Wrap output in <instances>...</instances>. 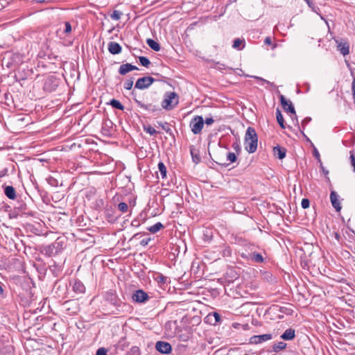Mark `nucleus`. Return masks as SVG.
<instances>
[{"label":"nucleus","instance_id":"nucleus-1","mask_svg":"<svg viewBox=\"0 0 355 355\" xmlns=\"http://www.w3.org/2000/svg\"><path fill=\"white\" fill-rule=\"evenodd\" d=\"M257 143L258 136L254 128L250 126L248 127L244 138L245 149L249 153H253L257 149Z\"/></svg>","mask_w":355,"mask_h":355},{"label":"nucleus","instance_id":"nucleus-2","mask_svg":"<svg viewBox=\"0 0 355 355\" xmlns=\"http://www.w3.org/2000/svg\"><path fill=\"white\" fill-rule=\"evenodd\" d=\"M178 103L179 96L174 92H167L164 95L162 107L166 110H171Z\"/></svg>","mask_w":355,"mask_h":355},{"label":"nucleus","instance_id":"nucleus-3","mask_svg":"<svg viewBox=\"0 0 355 355\" xmlns=\"http://www.w3.org/2000/svg\"><path fill=\"white\" fill-rule=\"evenodd\" d=\"M60 80L54 75L48 76L44 82L43 89L47 92H54L58 87Z\"/></svg>","mask_w":355,"mask_h":355},{"label":"nucleus","instance_id":"nucleus-4","mask_svg":"<svg viewBox=\"0 0 355 355\" xmlns=\"http://www.w3.org/2000/svg\"><path fill=\"white\" fill-rule=\"evenodd\" d=\"M204 125V119L202 116H196L190 122V127L193 134L201 132Z\"/></svg>","mask_w":355,"mask_h":355},{"label":"nucleus","instance_id":"nucleus-5","mask_svg":"<svg viewBox=\"0 0 355 355\" xmlns=\"http://www.w3.org/2000/svg\"><path fill=\"white\" fill-rule=\"evenodd\" d=\"M40 227L41 225L37 221L33 220L32 222V220H31L30 221H26L25 223H24V227L25 228L26 233L31 232L37 236L40 235Z\"/></svg>","mask_w":355,"mask_h":355},{"label":"nucleus","instance_id":"nucleus-6","mask_svg":"<svg viewBox=\"0 0 355 355\" xmlns=\"http://www.w3.org/2000/svg\"><path fill=\"white\" fill-rule=\"evenodd\" d=\"M155 81V80L153 77H142L137 80L135 87L139 89H145L148 88Z\"/></svg>","mask_w":355,"mask_h":355},{"label":"nucleus","instance_id":"nucleus-7","mask_svg":"<svg viewBox=\"0 0 355 355\" xmlns=\"http://www.w3.org/2000/svg\"><path fill=\"white\" fill-rule=\"evenodd\" d=\"M150 299L148 293L141 289L135 291L132 295V301L137 303H144Z\"/></svg>","mask_w":355,"mask_h":355},{"label":"nucleus","instance_id":"nucleus-8","mask_svg":"<svg viewBox=\"0 0 355 355\" xmlns=\"http://www.w3.org/2000/svg\"><path fill=\"white\" fill-rule=\"evenodd\" d=\"M134 100L138 107L145 110H147L149 112H155L161 110L158 105H155L153 103L146 104L137 98H135Z\"/></svg>","mask_w":355,"mask_h":355},{"label":"nucleus","instance_id":"nucleus-9","mask_svg":"<svg viewBox=\"0 0 355 355\" xmlns=\"http://www.w3.org/2000/svg\"><path fill=\"white\" fill-rule=\"evenodd\" d=\"M330 200L333 207L337 211H340L342 207L339 200V196L338 193L333 189L332 185L330 184Z\"/></svg>","mask_w":355,"mask_h":355},{"label":"nucleus","instance_id":"nucleus-10","mask_svg":"<svg viewBox=\"0 0 355 355\" xmlns=\"http://www.w3.org/2000/svg\"><path fill=\"white\" fill-rule=\"evenodd\" d=\"M177 180L178 179H162L161 185L164 189L173 191L179 187Z\"/></svg>","mask_w":355,"mask_h":355},{"label":"nucleus","instance_id":"nucleus-11","mask_svg":"<svg viewBox=\"0 0 355 355\" xmlns=\"http://www.w3.org/2000/svg\"><path fill=\"white\" fill-rule=\"evenodd\" d=\"M155 349L159 352L166 354H170L172 350L170 343L165 341H157L155 344Z\"/></svg>","mask_w":355,"mask_h":355},{"label":"nucleus","instance_id":"nucleus-12","mask_svg":"<svg viewBox=\"0 0 355 355\" xmlns=\"http://www.w3.org/2000/svg\"><path fill=\"white\" fill-rule=\"evenodd\" d=\"M280 102L282 104V107L287 111L288 112H291V114H293L295 116L296 121L297 122V119L295 113V110L294 108L293 105L291 102H288L284 95L279 96Z\"/></svg>","mask_w":355,"mask_h":355},{"label":"nucleus","instance_id":"nucleus-13","mask_svg":"<svg viewBox=\"0 0 355 355\" xmlns=\"http://www.w3.org/2000/svg\"><path fill=\"white\" fill-rule=\"evenodd\" d=\"M272 338V335L271 334L253 336L250 338V343L257 345L271 340Z\"/></svg>","mask_w":355,"mask_h":355},{"label":"nucleus","instance_id":"nucleus-14","mask_svg":"<svg viewBox=\"0 0 355 355\" xmlns=\"http://www.w3.org/2000/svg\"><path fill=\"white\" fill-rule=\"evenodd\" d=\"M42 252L48 257H52L58 254V245L51 243L43 247Z\"/></svg>","mask_w":355,"mask_h":355},{"label":"nucleus","instance_id":"nucleus-15","mask_svg":"<svg viewBox=\"0 0 355 355\" xmlns=\"http://www.w3.org/2000/svg\"><path fill=\"white\" fill-rule=\"evenodd\" d=\"M337 44V50L343 55H347L349 53V46L347 42H343L342 40L336 41Z\"/></svg>","mask_w":355,"mask_h":355},{"label":"nucleus","instance_id":"nucleus-16","mask_svg":"<svg viewBox=\"0 0 355 355\" xmlns=\"http://www.w3.org/2000/svg\"><path fill=\"white\" fill-rule=\"evenodd\" d=\"M248 259L252 262L261 263L264 262L266 257L261 253L252 252L249 253Z\"/></svg>","mask_w":355,"mask_h":355},{"label":"nucleus","instance_id":"nucleus-17","mask_svg":"<svg viewBox=\"0 0 355 355\" xmlns=\"http://www.w3.org/2000/svg\"><path fill=\"white\" fill-rule=\"evenodd\" d=\"M138 69H139L137 67H136L132 64H130V63H126V64H123L120 66V67L119 69V74L123 76L130 71H132L133 70H138Z\"/></svg>","mask_w":355,"mask_h":355},{"label":"nucleus","instance_id":"nucleus-18","mask_svg":"<svg viewBox=\"0 0 355 355\" xmlns=\"http://www.w3.org/2000/svg\"><path fill=\"white\" fill-rule=\"evenodd\" d=\"M107 49H108L109 52L113 55L119 54L122 51V48H121V45L119 43L115 42H109Z\"/></svg>","mask_w":355,"mask_h":355},{"label":"nucleus","instance_id":"nucleus-19","mask_svg":"<svg viewBox=\"0 0 355 355\" xmlns=\"http://www.w3.org/2000/svg\"><path fill=\"white\" fill-rule=\"evenodd\" d=\"M14 171V165L12 164H10L8 166L5 167L3 170L0 171V178H3L4 176L13 175Z\"/></svg>","mask_w":355,"mask_h":355},{"label":"nucleus","instance_id":"nucleus-20","mask_svg":"<svg viewBox=\"0 0 355 355\" xmlns=\"http://www.w3.org/2000/svg\"><path fill=\"white\" fill-rule=\"evenodd\" d=\"M73 290L77 293L82 294L85 293V287L80 280H76L73 285Z\"/></svg>","mask_w":355,"mask_h":355},{"label":"nucleus","instance_id":"nucleus-21","mask_svg":"<svg viewBox=\"0 0 355 355\" xmlns=\"http://www.w3.org/2000/svg\"><path fill=\"white\" fill-rule=\"evenodd\" d=\"M295 330L290 328L287 329L281 336V338L285 340H291L295 338Z\"/></svg>","mask_w":355,"mask_h":355},{"label":"nucleus","instance_id":"nucleus-22","mask_svg":"<svg viewBox=\"0 0 355 355\" xmlns=\"http://www.w3.org/2000/svg\"><path fill=\"white\" fill-rule=\"evenodd\" d=\"M273 152L279 159H282L285 157L286 150L284 148H282L279 146H277L273 148Z\"/></svg>","mask_w":355,"mask_h":355},{"label":"nucleus","instance_id":"nucleus-23","mask_svg":"<svg viewBox=\"0 0 355 355\" xmlns=\"http://www.w3.org/2000/svg\"><path fill=\"white\" fill-rule=\"evenodd\" d=\"M26 295L28 297V300H27V301L25 303L24 302V307L27 306H30L33 302L35 300L34 296L35 293L33 292L31 289H26Z\"/></svg>","mask_w":355,"mask_h":355},{"label":"nucleus","instance_id":"nucleus-24","mask_svg":"<svg viewBox=\"0 0 355 355\" xmlns=\"http://www.w3.org/2000/svg\"><path fill=\"white\" fill-rule=\"evenodd\" d=\"M147 44L154 51H159L160 50L159 44L153 39H148L146 40Z\"/></svg>","mask_w":355,"mask_h":355},{"label":"nucleus","instance_id":"nucleus-25","mask_svg":"<svg viewBox=\"0 0 355 355\" xmlns=\"http://www.w3.org/2000/svg\"><path fill=\"white\" fill-rule=\"evenodd\" d=\"M5 194L10 199H15V191L11 186H8L5 188Z\"/></svg>","mask_w":355,"mask_h":355},{"label":"nucleus","instance_id":"nucleus-26","mask_svg":"<svg viewBox=\"0 0 355 355\" xmlns=\"http://www.w3.org/2000/svg\"><path fill=\"white\" fill-rule=\"evenodd\" d=\"M109 105H110L113 108L118 109L119 110H123L125 108L119 101L114 98L110 101Z\"/></svg>","mask_w":355,"mask_h":355},{"label":"nucleus","instance_id":"nucleus-27","mask_svg":"<svg viewBox=\"0 0 355 355\" xmlns=\"http://www.w3.org/2000/svg\"><path fill=\"white\" fill-rule=\"evenodd\" d=\"M164 227V225H162V223L160 222H158L157 223H155V225L150 226L148 230L149 232H150L151 233L153 234H155L157 233L158 231H159L160 230L163 229Z\"/></svg>","mask_w":355,"mask_h":355},{"label":"nucleus","instance_id":"nucleus-28","mask_svg":"<svg viewBox=\"0 0 355 355\" xmlns=\"http://www.w3.org/2000/svg\"><path fill=\"white\" fill-rule=\"evenodd\" d=\"M158 124L170 136L174 137L173 131H172L171 128H170V124L169 123H168L167 122H164V123L159 122Z\"/></svg>","mask_w":355,"mask_h":355},{"label":"nucleus","instance_id":"nucleus-29","mask_svg":"<svg viewBox=\"0 0 355 355\" xmlns=\"http://www.w3.org/2000/svg\"><path fill=\"white\" fill-rule=\"evenodd\" d=\"M276 118L279 125L282 128H285L284 117L282 114L281 111L277 109L276 111Z\"/></svg>","mask_w":355,"mask_h":355},{"label":"nucleus","instance_id":"nucleus-30","mask_svg":"<svg viewBox=\"0 0 355 355\" xmlns=\"http://www.w3.org/2000/svg\"><path fill=\"white\" fill-rule=\"evenodd\" d=\"M286 347V343L284 342H279L277 343H275L272 346V350L275 352H278L282 349H284Z\"/></svg>","mask_w":355,"mask_h":355},{"label":"nucleus","instance_id":"nucleus-31","mask_svg":"<svg viewBox=\"0 0 355 355\" xmlns=\"http://www.w3.org/2000/svg\"><path fill=\"white\" fill-rule=\"evenodd\" d=\"M311 121V117H306L302 121L301 125H302V130L300 129V132L302 133L303 136L307 139L309 140V139L306 136V135L304 133V130L305 129V126Z\"/></svg>","mask_w":355,"mask_h":355},{"label":"nucleus","instance_id":"nucleus-32","mask_svg":"<svg viewBox=\"0 0 355 355\" xmlns=\"http://www.w3.org/2000/svg\"><path fill=\"white\" fill-rule=\"evenodd\" d=\"M134 78H130V79L125 81L123 84V87L127 90H130L133 86Z\"/></svg>","mask_w":355,"mask_h":355},{"label":"nucleus","instance_id":"nucleus-33","mask_svg":"<svg viewBox=\"0 0 355 355\" xmlns=\"http://www.w3.org/2000/svg\"><path fill=\"white\" fill-rule=\"evenodd\" d=\"M139 60L140 64L142 66L146 67H148L149 66V64H150L149 59L144 56L139 57Z\"/></svg>","mask_w":355,"mask_h":355},{"label":"nucleus","instance_id":"nucleus-34","mask_svg":"<svg viewBox=\"0 0 355 355\" xmlns=\"http://www.w3.org/2000/svg\"><path fill=\"white\" fill-rule=\"evenodd\" d=\"M158 168L160 171V173L162 178H166V168L163 162H159L158 164Z\"/></svg>","mask_w":355,"mask_h":355},{"label":"nucleus","instance_id":"nucleus-35","mask_svg":"<svg viewBox=\"0 0 355 355\" xmlns=\"http://www.w3.org/2000/svg\"><path fill=\"white\" fill-rule=\"evenodd\" d=\"M128 355H141L140 349L137 346H133L128 352Z\"/></svg>","mask_w":355,"mask_h":355},{"label":"nucleus","instance_id":"nucleus-36","mask_svg":"<svg viewBox=\"0 0 355 355\" xmlns=\"http://www.w3.org/2000/svg\"><path fill=\"white\" fill-rule=\"evenodd\" d=\"M123 13L119 10H114L112 14L111 15V18L114 20H119L122 16Z\"/></svg>","mask_w":355,"mask_h":355},{"label":"nucleus","instance_id":"nucleus-37","mask_svg":"<svg viewBox=\"0 0 355 355\" xmlns=\"http://www.w3.org/2000/svg\"><path fill=\"white\" fill-rule=\"evenodd\" d=\"M245 41L239 38L235 39L233 42L232 47L234 49H239L240 46L244 44Z\"/></svg>","mask_w":355,"mask_h":355},{"label":"nucleus","instance_id":"nucleus-38","mask_svg":"<svg viewBox=\"0 0 355 355\" xmlns=\"http://www.w3.org/2000/svg\"><path fill=\"white\" fill-rule=\"evenodd\" d=\"M209 318L214 317V324H216V323H218L221 320V318L219 313L214 312L212 315L209 314L208 315Z\"/></svg>","mask_w":355,"mask_h":355},{"label":"nucleus","instance_id":"nucleus-39","mask_svg":"<svg viewBox=\"0 0 355 355\" xmlns=\"http://www.w3.org/2000/svg\"><path fill=\"white\" fill-rule=\"evenodd\" d=\"M227 159L230 163H233V162H236V154L234 153H231V152L228 153L227 155Z\"/></svg>","mask_w":355,"mask_h":355},{"label":"nucleus","instance_id":"nucleus-40","mask_svg":"<svg viewBox=\"0 0 355 355\" xmlns=\"http://www.w3.org/2000/svg\"><path fill=\"white\" fill-rule=\"evenodd\" d=\"M118 209L121 212L125 213V212H126L128 211V205L125 202H120L118 205Z\"/></svg>","mask_w":355,"mask_h":355},{"label":"nucleus","instance_id":"nucleus-41","mask_svg":"<svg viewBox=\"0 0 355 355\" xmlns=\"http://www.w3.org/2000/svg\"><path fill=\"white\" fill-rule=\"evenodd\" d=\"M144 130L150 134V135H154L157 133V131L155 130V129L154 128H153L152 126L150 125H148L147 127H144Z\"/></svg>","mask_w":355,"mask_h":355},{"label":"nucleus","instance_id":"nucleus-42","mask_svg":"<svg viewBox=\"0 0 355 355\" xmlns=\"http://www.w3.org/2000/svg\"><path fill=\"white\" fill-rule=\"evenodd\" d=\"M46 182L52 187H58V179H45Z\"/></svg>","mask_w":355,"mask_h":355},{"label":"nucleus","instance_id":"nucleus-43","mask_svg":"<svg viewBox=\"0 0 355 355\" xmlns=\"http://www.w3.org/2000/svg\"><path fill=\"white\" fill-rule=\"evenodd\" d=\"M166 277L164 276L162 274H158L156 280L158 283L165 284L166 282Z\"/></svg>","mask_w":355,"mask_h":355},{"label":"nucleus","instance_id":"nucleus-44","mask_svg":"<svg viewBox=\"0 0 355 355\" xmlns=\"http://www.w3.org/2000/svg\"><path fill=\"white\" fill-rule=\"evenodd\" d=\"M252 77L253 78H254V79H257V80H258L261 81V82L265 83H266L267 85H270V86H271V87H274V86H275V85H274L272 83H271V82H270V81H268V80H265V79H263V78H261V77L255 76H252Z\"/></svg>","mask_w":355,"mask_h":355},{"label":"nucleus","instance_id":"nucleus-45","mask_svg":"<svg viewBox=\"0 0 355 355\" xmlns=\"http://www.w3.org/2000/svg\"><path fill=\"white\" fill-rule=\"evenodd\" d=\"M301 205L303 209H307L310 206V201L307 198H303L301 202Z\"/></svg>","mask_w":355,"mask_h":355},{"label":"nucleus","instance_id":"nucleus-46","mask_svg":"<svg viewBox=\"0 0 355 355\" xmlns=\"http://www.w3.org/2000/svg\"><path fill=\"white\" fill-rule=\"evenodd\" d=\"M350 163L351 166L353 167V171H355V156L352 151H350Z\"/></svg>","mask_w":355,"mask_h":355},{"label":"nucleus","instance_id":"nucleus-47","mask_svg":"<svg viewBox=\"0 0 355 355\" xmlns=\"http://www.w3.org/2000/svg\"><path fill=\"white\" fill-rule=\"evenodd\" d=\"M20 210L18 209H14L13 211H10L9 214V216L10 218H17L18 215L19 214Z\"/></svg>","mask_w":355,"mask_h":355},{"label":"nucleus","instance_id":"nucleus-48","mask_svg":"<svg viewBox=\"0 0 355 355\" xmlns=\"http://www.w3.org/2000/svg\"><path fill=\"white\" fill-rule=\"evenodd\" d=\"M107 350L104 347H101L97 349L96 355H107Z\"/></svg>","mask_w":355,"mask_h":355},{"label":"nucleus","instance_id":"nucleus-49","mask_svg":"<svg viewBox=\"0 0 355 355\" xmlns=\"http://www.w3.org/2000/svg\"><path fill=\"white\" fill-rule=\"evenodd\" d=\"M96 194V189H91L89 191H87L86 197L87 199H90L92 196H94Z\"/></svg>","mask_w":355,"mask_h":355},{"label":"nucleus","instance_id":"nucleus-50","mask_svg":"<svg viewBox=\"0 0 355 355\" xmlns=\"http://www.w3.org/2000/svg\"><path fill=\"white\" fill-rule=\"evenodd\" d=\"M64 26H65V28H64V33H69L71 31V25L69 22L67 21L64 23Z\"/></svg>","mask_w":355,"mask_h":355},{"label":"nucleus","instance_id":"nucleus-51","mask_svg":"<svg viewBox=\"0 0 355 355\" xmlns=\"http://www.w3.org/2000/svg\"><path fill=\"white\" fill-rule=\"evenodd\" d=\"M232 148L237 153L241 151V147L238 141L234 142L232 146Z\"/></svg>","mask_w":355,"mask_h":355},{"label":"nucleus","instance_id":"nucleus-52","mask_svg":"<svg viewBox=\"0 0 355 355\" xmlns=\"http://www.w3.org/2000/svg\"><path fill=\"white\" fill-rule=\"evenodd\" d=\"M214 120L212 117H206L204 120V123L209 125H211L214 123Z\"/></svg>","mask_w":355,"mask_h":355},{"label":"nucleus","instance_id":"nucleus-53","mask_svg":"<svg viewBox=\"0 0 355 355\" xmlns=\"http://www.w3.org/2000/svg\"><path fill=\"white\" fill-rule=\"evenodd\" d=\"M352 96L354 99V103L355 104V78H354L352 83Z\"/></svg>","mask_w":355,"mask_h":355},{"label":"nucleus","instance_id":"nucleus-54","mask_svg":"<svg viewBox=\"0 0 355 355\" xmlns=\"http://www.w3.org/2000/svg\"><path fill=\"white\" fill-rule=\"evenodd\" d=\"M53 243L58 245V253L60 252L62 250L63 247H62V244L61 241H59L58 240H57L55 242H54Z\"/></svg>","mask_w":355,"mask_h":355},{"label":"nucleus","instance_id":"nucleus-55","mask_svg":"<svg viewBox=\"0 0 355 355\" xmlns=\"http://www.w3.org/2000/svg\"><path fill=\"white\" fill-rule=\"evenodd\" d=\"M28 160L31 161V159H28ZM40 162H41L40 159L34 158L32 159V162H33L32 164H33L35 166H40Z\"/></svg>","mask_w":355,"mask_h":355},{"label":"nucleus","instance_id":"nucleus-56","mask_svg":"<svg viewBox=\"0 0 355 355\" xmlns=\"http://www.w3.org/2000/svg\"><path fill=\"white\" fill-rule=\"evenodd\" d=\"M264 44L267 45H270L272 44V40L270 37H266L264 40Z\"/></svg>","mask_w":355,"mask_h":355},{"label":"nucleus","instance_id":"nucleus-57","mask_svg":"<svg viewBox=\"0 0 355 355\" xmlns=\"http://www.w3.org/2000/svg\"><path fill=\"white\" fill-rule=\"evenodd\" d=\"M313 155H314V157H315L317 159H319V158H320V153H319L318 150L315 148H314V150H313Z\"/></svg>","mask_w":355,"mask_h":355},{"label":"nucleus","instance_id":"nucleus-58","mask_svg":"<svg viewBox=\"0 0 355 355\" xmlns=\"http://www.w3.org/2000/svg\"><path fill=\"white\" fill-rule=\"evenodd\" d=\"M17 102H19V98H18V96H16V100H15V98H13V103L15 104V107H17L19 106V105L17 104Z\"/></svg>","mask_w":355,"mask_h":355},{"label":"nucleus","instance_id":"nucleus-59","mask_svg":"<svg viewBox=\"0 0 355 355\" xmlns=\"http://www.w3.org/2000/svg\"><path fill=\"white\" fill-rule=\"evenodd\" d=\"M26 209V208L24 207V213H23V215H24V218H25V216H26V218H28L29 215L30 216H33L32 214H30L26 211H24V210Z\"/></svg>","mask_w":355,"mask_h":355},{"label":"nucleus","instance_id":"nucleus-60","mask_svg":"<svg viewBox=\"0 0 355 355\" xmlns=\"http://www.w3.org/2000/svg\"><path fill=\"white\" fill-rule=\"evenodd\" d=\"M322 172L324 175H327L329 174V171L326 170L323 166H321Z\"/></svg>","mask_w":355,"mask_h":355},{"label":"nucleus","instance_id":"nucleus-61","mask_svg":"<svg viewBox=\"0 0 355 355\" xmlns=\"http://www.w3.org/2000/svg\"><path fill=\"white\" fill-rule=\"evenodd\" d=\"M141 244L142 245H146L148 244V241H146L144 239H143L141 241Z\"/></svg>","mask_w":355,"mask_h":355},{"label":"nucleus","instance_id":"nucleus-62","mask_svg":"<svg viewBox=\"0 0 355 355\" xmlns=\"http://www.w3.org/2000/svg\"><path fill=\"white\" fill-rule=\"evenodd\" d=\"M3 293V289L2 287V284L0 283V295H2Z\"/></svg>","mask_w":355,"mask_h":355},{"label":"nucleus","instance_id":"nucleus-63","mask_svg":"<svg viewBox=\"0 0 355 355\" xmlns=\"http://www.w3.org/2000/svg\"><path fill=\"white\" fill-rule=\"evenodd\" d=\"M34 2H36V3H42L44 2L45 0H33Z\"/></svg>","mask_w":355,"mask_h":355},{"label":"nucleus","instance_id":"nucleus-64","mask_svg":"<svg viewBox=\"0 0 355 355\" xmlns=\"http://www.w3.org/2000/svg\"><path fill=\"white\" fill-rule=\"evenodd\" d=\"M203 183H208V181L207 180H202V181Z\"/></svg>","mask_w":355,"mask_h":355}]
</instances>
